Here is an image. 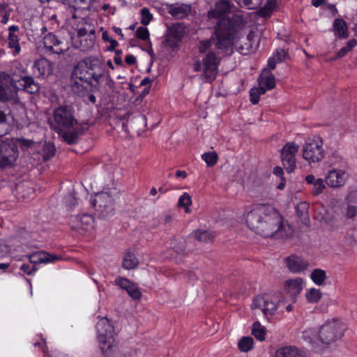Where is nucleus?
Segmentation results:
<instances>
[{
  "instance_id": "nucleus-1",
  "label": "nucleus",
  "mask_w": 357,
  "mask_h": 357,
  "mask_svg": "<svg viewBox=\"0 0 357 357\" xmlns=\"http://www.w3.org/2000/svg\"><path fill=\"white\" fill-rule=\"evenodd\" d=\"M245 220L247 226L262 237L284 238L287 235L282 215L271 205H252L247 213Z\"/></svg>"
},
{
  "instance_id": "nucleus-2",
  "label": "nucleus",
  "mask_w": 357,
  "mask_h": 357,
  "mask_svg": "<svg viewBox=\"0 0 357 357\" xmlns=\"http://www.w3.org/2000/svg\"><path fill=\"white\" fill-rule=\"evenodd\" d=\"M231 10L229 1L220 0L216 2L214 8L208 12V19L218 20L215 26L216 36V48L226 50L231 47L236 38V31L231 19L225 17V15Z\"/></svg>"
},
{
  "instance_id": "nucleus-3",
  "label": "nucleus",
  "mask_w": 357,
  "mask_h": 357,
  "mask_svg": "<svg viewBox=\"0 0 357 357\" xmlns=\"http://www.w3.org/2000/svg\"><path fill=\"white\" fill-rule=\"evenodd\" d=\"M347 329L346 324L338 319L326 321L320 328L319 333L314 329H308L303 333L302 338L312 348H316L319 342L329 344L340 339Z\"/></svg>"
},
{
  "instance_id": "nucleus-4",
  "label": "nucleus",
  "mask_w": 357,
  "mask_h": 357,
  "mask_svg": "<svg viewBox=\"0 0 357 357\" xmlns=\"http://www.w3.org/2000/svg\"><path fill=\"white\" fill-rule=\"evenodd\" d=\"M96 331L100 349L105 354H108L116 346L113 326L107 318H102L96 324Z\"/></svg>"
},
{
  "instance_id": "nucleus-5",
  "label": "nucleus",
  "mask_w": 357,
  "mask_h": 357,
  "mask_svg": "<svg viewBox=\"0 0 357 357\" xmlns=\"http://www.w3.org/2000/svg\"><path fill=\"white\" fill-rule=\"evenodd\" d=\"M54 130L61 133L62 130L73 128L77 124L75 110L70 105H61L54 110Z\"/></svg>"
},
{
  "instance_id": "nucleus-6",
  "label": "nucleus",
  "mask_w": 357,
  "mask_h": 357,
  "mask_svg": "<svg viewBox=\"0 0 357 357\" xmlns=\"http://www.w3.org/2000/svg\"><path fill=\"white\" fill-rule=\"evenodd\" d=\"M303 158L309 164L317 163L324 158L323 142L319 137L307 138L302 148Z\"/></svg>"
},
{
  "instance_id": "nucleus-7",
  "label": "nucleus",
  "mask_w": 357,
  "mask_h": 357,
  "mask_svg": "<svg viewBox=\"0 0 357 357\" xmlns=\"http://www.w3.org/2000/svg\"><path fill=\"white\" fill-rule=\"evenodd\" d=\"M86 59L93 86L99 85L105 80L108 88L109 89H112L114 82L110 76L105 73L104 63L98 59L94 57L86 58Z\"/></svg>"
},
{
  "instance_id": "nucleus-8",
  "label": "nucleus",
  "mask_w": 357,
  "mask_h": 357,
  "mask_svg": "<svg viewBox=\"0 0 357 357\" xmlns=\"http://www.w3.org/2000/svg\"><path fill=\"white\" fill-rule=\"evenodd\" d=\"M282 303L284 304V301L279 300L275 303L268 296H257L252 301V307L255 310H260L264 317L266 319H270L273 317L278 310L283 312L282 309Z\"/></svg>"
},
{
  "instance_id": "nucleus-9",
  "label": "nucleus",
  "mask_w": 357,
  "mask_h": 357,
  "mask_svg": "<svg viewBox=\"0 0 357 357\" xmlns=\"http://www.w3.org/2000/svg\"><path fill=\"white\" fill-rule=\"evenodd\" d=\"M220 57L214 51H209L202 59L203 73L202 78L206 82H212L217 76Z\"/></svg>"
},
{
  "instance_id": "nucleus-10",
  "label": "nucleus",
  "mask_w": 357,
  "mask_h": 357,
  "mask_svg": "<svg viewBox=\"0 0 357 357\" xmlns=\"http://www.w3.org/2000/svg\"><path fill=\"white\" fill-rule=\"evenodd\" d=\"M18 155L17 148L12 139H0V167L12 165Z\"/></svg>"
},
{
  "instance_id": "nucleus-11",
  "label": "nucleus",
  "mask_w": 357,
  "mask_h": 357,
  "mask_svg": "<svg viewBox=\"0 0 357 357\" xmlns=\"http://www.w3.org/2000/svg\"><path fill=\"white\" fill-rule=\"evenodd\" d=\"M71 78L72 86L73 87L77 86V89H79V86L82 87L84 84L93 86L90 73H89V67L86 59L79 61L77 64L75 65L72 73Z\"/></svg>"
},
{
  "instance_id": "nucleus-12",
  "label": "nucleus",
  "mask_w": 357,
  "mask_h": 357,
  "mask_svg": "<svg viewBox=\"0 0 357 357\" xmlns=\"http://www.w3.org/2000/svg\"><path fill=\"white\" fill-rule=\"evenodd\" d=\"M69 223L73 230L83 236L91 234L94 229V218L89 214L72 216Z\"/></svg>"
},
{
  "instance_id": "nucleus-13",
  "label": "nucleus",
  "mask_w": 357,
  "mask_h": 357,
  "mask_svg": "<svg viewBox=\"0 0 357 357\" xmlns=\"http://www.w3.org/2000/svg\"><path fill=\"white\" fill-rule=\"evenodd\" d=\"M299 146L294 142L287 143L281 151L282 162L288 173L292 172L296 167V153Z\"/></svg>"
},
{
  "instance_id": "nucleus-14",
  "label": "nucleus",
  "mask_w": 357,
  "mask_h": 357,
  "mask_svg": "<svg viewBox=\"0 0 357 357\" xmlns=\"http://www.w3.org/2000/svg\"><path fill=\"white\" fill-rule=\"evenodd\" d=\"M91 205L96 207L102 215L107 216L113 213V199L107 192H99L91 200Z\"/></svg>"
},
{
  "instance_id": "nucleus-15",
  "label": "nucleus",
  "mask_w": 357,
  "mask_h": 357,
  "mask_svg": "<svg viewBox=\"0 0 357 357\" xmlns=\"http://www.w3.org/2000/svg\"><path fill=\"white\" fill-rule=\"evenodd\" d=\"M349 177L344 168L335 167L330 169L325 177L326 184L331 188L343 186Z\"/></svg>"
},
{
  "instance_id": "nucleus-16",
  "label": "nucleus",
  "mask_w": 357,
  "mask_h": 357,
  "mask_svg": "<svg viewBox=\"0 0 357 357\" xmlns=\"http://www.w3.org/2000/svg\"><path fill=\"white\" fill-rule=\"evenodd\" d=\"M43 43L47 51L52 54H63L68 49L67 44L63 40L51 33L44 36Z\"/></svg>"
},
{
  "instance_id": "nucleus-17",
  "label": "nucleus",
  "mask_w": 357,
  "mask_h": 357,
  "mask_svg": "<svg viewBox=\"0 0 357 357\" xmlns=\"http://www.w3.org/2000/svg\"><path fill=\"white\" fill-rule=\"evenodd\" d=\"M13 85L30 94H34L40 91V86L32 76L22 75L17 80L13 79Z\"/></svg>"
},
{
  "instance_id": "nucleus-18",
  "label": "nucleus",
  "mask_w": 357,
  "mask_h": 357,
  "mask_svg": "<svg viewBox=\"0 0 357 357\" xmlns=\"http://www.w3.org/2000/svg\"><path fill=\"white\" fill-rule=\"evenodd\" d=\"M26 257L29 259V261L33 264L54 263L62 258L59 255H56L45 251L33 252L26 255Z\"/></svg>"
},
{
  "instance_id": "nucleus-19",
  "label": "nucleus",
  "mask_w": 357,
  "mask_h": 357,
  "mask_svg": "<svg viewBox=\"0 0 357 357\" xmlns=\"http://www.w3.org/2000/svg\"><path fill=\"white\" fill-rule=\"evenodd\" d=\"M32 70L38 78H45L52 73L53 67L48 59L40 58L33 63Z\"/></svg>"
},
{
  "instance_id": "nucleus-20",
  "label": "nucleus",
  "mask_w": 357,
  "mask_h": 357,
  "mask_svg": "<svg viewBox=\"0 0 357 357\" xmlns=\"http://www.w3.org/2000/svg\"><path fill=\"white\" fill-rule=\"evenodd\" d=\"M303 289V280L301 278L287 280L284 284V289L292 299L296 302V296H298Z\"/></svg>"
},
{
  "instance_id": "nucleus-21",
  "label": "nucleus",
  "mask_w": 357,
  "mask_h": 357,
  "mask_svg": "<svg viewBox=\"0 0 357 357\" xmlns=\"http://www.w3.org/2000/svg\"><path fill=\"white\" fill-rule=\"evenodd\" d=\"M286 263L289 270L295 273L305 271L309 266L307 261L296 255L288 257Z\"/></svg>"
},
{
  "instance_id": "nucleus-22",
  "label": "nucleus",
  "mask_w": 357,
  "mask_h": 357,
  "mask_svg": "<svg viewBox=\"0 0 357 357\" xmlns=\"http://www.w3.org/2000/svg\"><path fill=\"white\" fill-rule=\"evenodd\" d=\"M192 7L190 4L175 3L168 7V13L176 19H183L191 12Z\"/></svg>"
},
{
  "instance_id": "nucleus-23",
  "label": "nucleus",
  "mask_w": 357,
  "mask_h": 357,
  "mask_svg": "<svg viewBox=\"0 0 357 357\" xmlns=\"http://www.w3.org/2000/svg\"><path fill=\"white\" fill-rule=\"evenodd\" d=\"M275 357H306L303 350L296 346L287 345L278 349L275 351Z\"/></svg>"
},
{
  "instance_id": "nucleus-24",
  "label": "nucleus",
  "mask_w": 357,
  "mask_h": 357,
  "mask_svg": "<svg viewBox=\"0 0 357 357\" xmlns=\"http://www.w3.org/2000/svg\"><path fill=\"white\" fill-rule=\"evenodd\" d=\"M13 121L14 118L10 112L6 113L3 111H0V126L3 128L0 135H6L11 130Z\"/></svg>"
},
{
  "instance_id": "nucleus-25",
  "label": "nucleus",
  "mask_w": 357,
  "mask_h": 357,
  "mask_svg": "<svg viewBox=\"0 0 357 357\" xmlns=\"http://www.w3.org/2000/svg\"><path fill=\"white\" fill-rule=\"evenodd\" d=\"M0 100L10 101L15 105L20 102L16 90H13L10 87L0 88Z\"/></svg>"
},
{
  "instance_id": "nucleus-26",
  "label": "nucleus",
  "mask_w": 357,
  "mask_h": 357,
  "mask_svg": "<svg viewBox=\"0 0 357 357\" xmlns=\"http://www.w3.org/2000/svg\"><path fill=\"white\" fill-rule=\"evenodd\" d=\"M259 84L261 89H264V91L272 89L275 84V77L271 73H262L259 78Z\"/></svg>"
},
{
  "instance_id": "nucleus-27",
  "label": "nucleus",
  "mask_w": 357,
  "mask_h": 357,
  "mask_svg": "<svg viewBox=\"0 0 357 357\" xmlns=\"http://www.w3.org/2000/svg\"><path fill=\"white\" fill-rule=\"evenodd\" d=\"M333 31L338 38H346L349 36L347 23L342 19H336L334 21Z\"/></svg>"
},
{
  "instance_id": "nucleus-28",
  "label": "nucleus",
  "mask_w": 357,
  "mask_h": 357,
  "mask_svg": "<svg viewBox=\"0 0 357 357\" xmlns=\"http://www.w3.org/2000/svg\"><path fill=\"white\" fill-rule=\"evenodd\" d=\"M287 52L283 49H277L273 55L268 59V66L271 70L275 69L276 64L283 61L286 57Z\"/></svg>"
},
{
  "instance_id": "nucleus-29",
  "label": "nucleus",
  "mask_w": 357,
  "mask_h": 357,
  "mask_svg": "<svg viewBox=\"0 0 357 357\" xmlns=\"http://www.w3.org/2000/svg\"><path fill=\"white\" fill-rule=\"evenodd\" d=\"M169 36L175 40H181L185 34V26L182 23H175L168 29Z\"/></svg>"
},
{
  "instance_id": "nucleus-30",
  "label": "nucleus",
  "mask_w": 357,
  "mask_h": 357,
  "mask_svg": "<svg viewBox=\"0 0 357 357\" xmlns=\"http://www.w3.org/2000/svg\"><path fill=\"white\" fill-rule=\"evenodd\" d=\"M138 264V259L135 255L130 251L125 252L122 266L126 270L135 268Z\"/></svg>"
},
{
  "instance_id": "nucleus-31",
  "label": "nucleus",
  "mask_w": 357,
  "mask_h": 357,
  "mask_svg": "<svg viewBox=\"0 0 357 357\" xmlns=\"http://www.w3.org/2000/svg\"><path fill=\"white\" fill-rule=\"evenodd\" d=\"M192 236L197 241L206 243H212L215 238L213 233L207 230H196L192 234Z\"/></svg>"
},
{
  "instance_id": "nucleus-32",
  "label": "nucleus",
  "mask_w": 357,
  "mask_h": 357,
  "mask_svg": "<svg viewBox=\"0 0 357 357\" xmlns=\"http://www.w3.org/2000/svg\"><path fill=\"white\" fill-rule=\"evenodd\" d=\"M8 47L13 50V54L14 56L18 55L21 52L18 35L15 33H8Z\"/></svg>"
},
{
  "instance_id": "nucleus-33",
  "label": "nucleus",
  "mask_w": 357,
  "mask_h": 357,
  "mask_svg": "<svg viewBox=\"0 0 357 357\" xmlns=\"http://www.w3.org/2000/svg\"><path fill=\"white\" fill-rule=\"evenodd\" d=\"M310 278L315 284L323 285L326 279V273L323 269L315 268L311 273Z\"/></svg>"
},
{
  "instance_id": "nucleus-34",
  "label": "nucleus",
  "mask_w": 357,
  "mask_h": 357,
  "mask_svg": "<svg viewBox=\"0 0 357 357\" xmlns=\"http://www.w3.org/2000/svg\"><path fill=\"white\" fill-rule=\"evenodd\" d=\"M296 213L301 219L302 222L307 225L310 220L308 215V205L305 202H301L296 206Z\"/></svg>"
},
{
  "instance_id": "nucleus-35",
  "label": "nucleus",
  "mask_w": 357,
  "mask_h": 357,
  "mask_svg": "<svg viewBox=\"0 0 357 357\" xmlns=\"http://www.w3.org/2000/svg\"><path fill=\"white\" fill-rule=\"evenodd\" d=\"M266 328L259 321H255L252 325V334L259 341L265 340Z\"/></svg>"
},
{
  "instance_id": "nucleus-36",
  "label": "nucleus",
  "mask_w": 357,
  "mask_h": 357,
  "mask_svg": "<svg viewBox=\"0 0 357 357\" xmlns=\"http://www.w3.org/2000/svg\"><path fill=\"white\" fill-rule=\"evenodd\" d=\"M322 296L321 291L316 288H310L305 293V298L310 303H318Z\"/></svg>"
},
{
  "instance_id": "nucleus-37",
  "label": "nucleus",
  "mask_w": 357,
  "mask_h": 357,
  "mask_svg": "<svg viewBox=\"0 0 357 357\" xmlns=\"http://www.w3.org/2000/svg\"><path fill=\"white\" fill-rule=\"evenodd\" d=\"M254 340L252 337L246 336L242 337L238 344V347L240 351L243 352H248L251 350L253 347Z\"/></svg>"
},
{
  "instance_id": "nucleus-38",
  "label": "nucleus",
  "mask_w": 357,
  "mask_h": 357,
  "mask_svg": "<svg viewBox=\"0 0 357 357\" xmlns=\"http://www.w3.org/2000/svg\"><path fill=\"white\" fill-rule=\"evenodd\" d=\"M89 29L86 27H81L77 30V35L79 38H83L85 36H89L90 38H91L92 36L95 34V29L92 27H91L90 25H89ZM94 43V40L92 38L89 39V43L88 44L87 47H91L93 46Z\"/></svg>"
},
{
  "instance_id": "nucleus-39",
  "label": "nucleus",
  "mask_w": 357,
  "mask_h": 357,
  "mask_svg": "<svg viewBox=\"0 0 357 357\" xmlns=\"http://www.w3.org/2000/svg\"><path fill=\"white\" fill-rule=\"evenodd\" d=\"M215 40L217 42L215 33L211 38L201 40L198 45L199 53H204L208 51L211 47ZM215 45H216V43H215Z\"/></svg>"
},
{
  "instance_id": "nucleus-40",
  "label": "nucleus",
  "mask_w": 357,
  "mask_h": 357,
  "mask_svg": "<svg viewBox=\"0 0 357 357\" xmlns=\"http://www.w3.org/2000/svg\"><path fill=\"white\" fill-rule=\"evenodd\" d=\"M202 159L206 163L207 166H214L218 160V156L216 152H206L202 155Z\"/></svg>"
},
{
  "instance_id": "nucleus-41",
  "label": "nucleus",
  "mask_w": 357,
  "mask_h": 357,
  "mask_svg": "<svg viewBox=\"0 0 357 357\" xmlns=\"http://www.w3.org/2000/svg\"><path fill=\"white\" fill-rule=\"evenodd\" d=\"M258 45L259 41H254L252 43L247 41L239 47V52L244 55L251 54L256 50Z\"/></svg>"
},
{
  "instance_id": "nucleus-42",
  "label": "nucleus",
  "mask_w": 357,
  "mask_h": 357,
  "mask_svg": "<svg viewBox=\"0 0 357 357\" xmlns=\"http://www.w3.org/2000/svg\"><path fill=\"white\" fill-rule=\"evenodd\" d=\"M59 134L61 136L63 140L68 144H74L77 142L78 135L76 132H64L62 130V132Z\"/></svg>"
},
{
  "instance_id": "nucleus-43",
  "label": "nucleus",
  "mask_w": 357,
  "mask_h": 357,
  "mask_svg": "<svg viewBox=\"0 0 357 357\" xmlns=\"http://www.w3.org/2000/svg\"><path fill=\"white\" fill-rule=\"evenodd\" d=\"M192 204V199L190 195L188 192H184L181 195L178 201V206L181 208H185V212L188 213V207Z\"/></svg>"
},
{
  "instance_id": "nucleus-44",
  "label": "nucleus",
  "mask_w": 357,
  "mask_h": 357,
  "mask_svg": "<svg viewBox=\"0 0 357 357\" xmlns=\"http://www.w3.org/2000/svg\"><path fill=\"white\" fill-rule=\"evenodd\" d=\"M266 92L264 89L253 88L250 91V100L253 105H256L259 102L260 96L264 94Z\"/></svg>"
},
{
  "instance_id": "nucleus-45",
  "label": "nucleus",
  "mask_w": 357,
  "mask_h": 357,
  "mask_svg": "<svg viewBox=\"0 0 357 357\" xmlns=\"http://www.w3.org/2000/svg\"><path fill=\"white\" fill-rule=\"evenodd\" d=\"M128 295L134 300H138L141 298L142 294L139 291L137 285L132 282H130V285H128L126 289Z\"/></svg>"
},
{
  "instance_id": "nucleus-46",
  "label": "nucleus",
  "mask_w": 357,
  "mask_h": 357,
  "mask_svg": "<svg viewBox=\"0 0 357 357\" xmlns=\"http://www.w3.org/2000/svg\"><path fill=\"white\" fill-rule=\"evenodd\" d=\"M329 166L331 169L338 167V168H344V162L342 158L333 155L329 159Z\"/></svg>"
},
{
  "instance_id": "nucleus-47",
  "label": "nucleus",
  "mask_w": 357,
  "mask_h": 357,
  "mask_svg": "<svg viewBox=\"0 0 357 357\" xmlns=\"http://www.w3.org/2000/svg\"><path fill=\"white\" fill-rule=\"evenodd\" d=\"M141 23L144 26L148 25L153 19V15L150 13L149 8H143L140 10Z\"/></svg>"
},
{
  "instance_id": "nucleus-48",
  "label": "nucleus",
  "mask_w": 357,
  "mask_h": 357,
  "mask_svg": "<svg viewBox=\"0 0 357 357\" xmlns=\"http://www.w3.org/2000/svg\"><path fill=\"white\" fill-rule=\"evenodd\" d=\"M324 188L325 185L324 183V180L319 178L317 179V182L312 185V193L313 195L317 196L322 193Z\"/></svg>"
},
{
  "instance_id": "nucleus-49",
  "label": "nucleus",
  "mask_w": 357,
  "mask_h": 357,
  "mask_svg": "<svg viewBox=\"0 0 357 357\" xmlns=\"http://www.w3.org/2000/svg\"><path fill=\"white\" fill-rule=\"evenodd\" d=\"M238 3L240 6L248 9H255L259 6V0H239Z\"/></svg>"
},
{
  "instance_id": "nucleus-50",
  "label": "nucleus",
  "mask_w": 357,
  "mask_h": 357,
  "mask_svg": "<svg viewBox=\"0 0 357 357\" xmlns=\"http://www.w3.org/2000/svg\"><path fill=\"white\" fill-rule=\"evenodd\" d=\"M135 36L142 40H146L149 38V32L146 27L140 26L137 29Z\"/></svg>"
},
{
  "instance_id": "nucleus-51",
  "label": "nucleus",
  "mask_w": 357,
  "mask_h": 357,
  "mask_svg": "<svg viewBox=\"0 0 357 357\" xmlns=\"http://www.w3.org/2000/svg\"><path fill=\"white\" fill-rule=\"evenodd\" d=\"M131 281L126 278L117 277L114 280V284L123 289H126L128 285H130Z\"/></svg>"
},
{
  "instance_id": "nucleus-52",
  "label": "nucleus",
  "mask_w": 357,
  "mask_h": 357,
  "mask_svg": "<svg viewBox=\"0 0 357 357\" xmlns=\"http://www.w3.org/2000/svg\"><path fill=\"white\" fill-rule=\"evenodd\" d=\"M56 149L54 145H47L44 149L43 159L47 161L53 157L55 154Z\"/></svg>"
},
{
  "instance_id": "nucleus-53",
  "label": "nucleus",
  "mask_w": 357,
  "mask_h": 357,
  "mask_svg": "<svg viewBox=\"0 0 357 357\" xmlns=\"http://www.w3.org/2000/svg\"><path fill=\"white\" fill-rule=\"evenodd\" d=\"M345 217L348 219H353L357 214V206L349 204L346 208Z\"/></svg>"
},
{
  "instance_id": "nucleus-54",
  "label": "nucleus",
  "mask_w": 357,
  "mask_h": 357,
  "mask_svg": "<svg viewBox=\"0 0 357 357\" xmlns=\"http://www.w3.org/2000/svg\"><path fill=\"white\" fill-rule=\"evenodd\" d=\"M20 270L28 275H31L36 272L37 268L35 266H31L28 264H24L20 266Z\"/></svg>"
},
{
  "instance_id": "nucleus-55",
  "label": "nucleus",
  "mask_w": 357,
  "mask_h": 357,
  "mask_svg": "<svg viewBox=\"0 0 357 357\" xmlns=\"http://www.w3.org/2000/svg\"><path fill=\"white\" fill-rule=\"evenodd\" d=\"M66 202L67 206H68L70 208L75 206L77 204V199L73 194H69L66 197Z\"/></svg>"
},
{
  "instance_id": "nucleus-56",
  "label": "nucleus",
  "mask_w": 357,
  "mask_h": 357,
  "mask_svg": "<svg viewBox=\"0 0 357 357\" xmlns=\"http://www.w3.org/2000/svg\"><path fill=\"white\" fill-rule=\"evenodd\" d=\"M281 301H284V304H282V310L284 311V309H285V310L287 312H291L293 309V307H292V304L294 303L295 302H292V299L291 298V301L289 302L285 301L284 299H282Z\"/></svg>"
},
{
  "instance_id": "nucleus-57",
  "label": "nucleus",
  "mask_w": 357,
  "mask_h": 357,
  "mask_svg": "<svg viewBox=\"0 0 357 357\" xmlns=\"http://www.w3.org/2000/svg\"><path fill=\"white\" fill-rule=\"evenodd\" d=\"M275 7V2H271V1L266 3L264 8L260 10V13L264 15H265V12L266 10H269L271 12L273 8Z\"/></svg>"
},
{
  "instance_id": "nucleus-58",
  "label": "nucleus",
  "mask_w": 357,
  "mask_h": 357,
  "mask_svg": "<svg viewBox=\"0 0 357 357\" xmlns=\"http://www.w3.org/2000/svg\"><path fill=\"white\" fill-rule=\"evenodd\" d=\"M125 61L128 65H132L136 63L137 60L134 55L129 54L126 56Z\"/></svg>"
},
{
  "instance_id": "nucleus-59",
  "label": "nucleus",
  "mask_w": 357,
  "mask_h": 357,
  "mask_svg": "<svg viewBox=\"0 0 357 357\" xmlns=\"http://www.w3.org/2000/svg\"><path fill=\"white\" fill-rule=\"evenodd\" d=\"M273 174L277 176L281 177V178H284L283 177V174H284L283 169L280 167H275L273 169Z\"/></svg>"
},
{
  "instance_id": "nucleus-60",
  "label": "nucleus",
  "mask_w": 357,
  "mask_h": 357,
  "mask_svg": "<svg viewBox=\"0 0 357 357\" xmlns=\"http://www.w3.org/2000/svg\"><path fill=\"white\" fill-rule=\"evenodd\" d=\"M349 52V50L347 48V47H342L339 51L337 53V58H341V57H343L348 52Z\"/></svg>"
},
{
  "instance_id": "nucleus-61",
  "label": "nucleus",
  "mask_w": 357,
  "mask_h": 357,
  "mask_svg": "<svg viewBox=\"0 0 357 357\" xmlns=\"http://www.w3.org/2000/svg\"><path fill=\"white\" fill-rule=\"evenodd\" d=\"M317 179L314 176L310 174L305 177V181L307 184L314 185L317 182Z\"/></svg>"
},
{
  "instance_id": "nucleus-62",
  "label": "nucleus",
  "mask_w": 357,
  "mask_h": 357,
  "mask_svg": "<svg viewBox=\"0 0 357 357\" xmlns=\"http://www.w3.org/2000/svg\"><path fill=\"white\" fill-rule=\"evenodd\" d=\"M357 45V41L356 39H351L347 42V44L346 45L347 48L350 51L354 47Z\"/></svg>"
},
{
  "instance_id": "nucleus-63",
  "label": "nucleus",
  "mask_w": 357,
  "mask_h": 357,
  "mask_svg": "<svg viewBox=\"0 0 357 357\" xmlns=\"http://www.w3.org/2000/svg\"><path fill=\"white\" fill-rule=\"evenodd\" d=\"M246 40L248 41L249 43L259 41V40L256 38L255 34L253 31H250V33L247 36Z\"/></svg>"
},
{
  "instance_id": "nucleus-64",
  "label": "nucleus",
  "mask_w": 357,
  "mask_h": 357,
  "mask_svg": "<svg viewBox=\"0 0 357 357\" xmlns=\"http://www.w3.org/2000/svg\"><path fill=\"white\" fill-rule=\"evenodd\" d=\"M109 43H110V46L108 47L109 51H113L118 46V42L114 39H109Z\"/></svg>"
}]
</instances>
